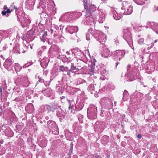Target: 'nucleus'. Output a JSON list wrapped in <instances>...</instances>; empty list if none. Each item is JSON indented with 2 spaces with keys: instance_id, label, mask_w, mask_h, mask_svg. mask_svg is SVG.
Instances as JSON below:
<instances>
[{
  "instance_id": "nucleus-1",
  "label": "nucleus",
  "mask_w": 158,
  "mask_h": 158,
  "mask_svg": "<svg viewBox=\"0 0 158 158\" xmlns=\"http://www.w3.org/2000/svg\"><path fill=\"white\" fill-rule=\"evenodd\" d=\"M85 9L87 11L85 15L86 24L87 25H94L95 19H97V17H95V14L94 12L96 10V6L92 4H89L88 9Z\"/></svg>"
},
{
  "instance_id": "nucleus-2",
  "label": "nucleus",
  "mask_w": 158,
  "mask_h": 158,
  "mask_svg": "<svg viewBox=\"0 0 158 158\" xmlns=\"http://www.w3.org/2000/svg\"><path fill=\"white\" fill-rule=\"evenodd\" d=\"M123 38L127 41L129 46L132 49H134L132 35L130 28H127L123 29Z\"/></svg>"
},
{
  "instance_id": "nucleus-3",
  "label": "nucleus",
  "mask_w": 158,
  "mask_h": 158,
  "mask_svg": "<svg viewBox=\"0 0 158 158\" xmlns=\"http://www.w3.org/2000/svg\"><path fill=\"white\" fill-rule=\"evenodd\" d=\"M93 35L97 40L101 44H103L106 40V35L99 31L94 30L93 32Z\"/></svg>"
},
{
  "instance_id": "nucleus-4",
  "label": "nucleus",
  "mask_w": 158,
  "mask_h": 158,
  "mask_svg": "<svg viewBox=\"0 0 158 158\" xmlns=\"http://www.w3.org/2000/svg\"><path fill=\"white\" fill-rule=\"evenodd\" d=\"M139 71L136 68H135L126 75V77H127V81H131L139 77Z\"/></svg>"
},
{
  "instance_id": "nucleus-5",
  "label": "nucleus",
  "mask_w": 158,
  "mask_h": 158,
  "mask_svg": "<svg viewBox=\"0 0 158 158\" xmlns=\"http://www.w3.org/2000/svg\"><path fill=\"white\" fill-rule=\"evenodd\" d=\"M20 17H21L20 18H19L18 15L17 16L18 20L21 22L22 27H28L31 21L27 15L22 14Z\"/></svg>"
},
{
  "instance_id": "nucleus-6",
  "label": "nucleus",
  "mask_w": 158,
  "mask_h": 158,
  "mask_svg": "<svg viewBox=\"0 0 158 158\" xmlns=\"http://www.w3.org/2000/svg\"><path fill=\"white\" fill-rule=\"evenodd\" d=\"M15 82L17 85H20L25 87H27L30 84V82L27 77H25L22 79L19 77L16 79Z\"/></svg>"
},
{
  "instance_id": "nucleus-7",
  "label": "nucleus",
  "mask_w": 158,
  "mask_h": 158,
  "mask_svg": "<svg viewBox=\"0 0 158 158\" xmlns=\"http://www.w3.org/2000/svg\"><path fill=\"white\" fill-rule=\"evenodd\" d=\"M125 54L124 51L120 50H116L112 53L113 59L116 60H120L121 59L124 57Z\"/></svg>"
},
{
  "instance_id": "nucleus-8",
  "label": "nucleus",
  "mask_w": 158,
  "mask_h": 158,
  "mask_svg": "<svg viewBox=\"0 0 158 158\" xmlns=\"http://www.w3.org/2000/svg\"><path fill=\"white\" fill-rule=\"evenodd\" d=\"M47 124L49 129L51 130L53 134L57 135L59 134L58 127L54 122L49 121Z\"/></svg>"
},
{
  "instance_id": "nucleus-9",
  "label": "nucleus",
  "mask_w": 158,
  "mask_h": 158,
  "mask_svg": "<svg viewBox=\"0 0 158 158\" xmlns=\"http://www.w3.org/2000/svg\"><path fill=\"white\" fill-rule=\"evenodd\" d=\"M147 25L145 26L146 28L148 27L152 29L155 32L158 34V23L153 22H148Z\"/></svg>"
},
{
  "instance_id": "nucleus-10",
  "label": "nucleus",
  "mask_w": 158,
  "mask_h": 158,
  "mask_svg": "<svg viewBox=\"0 0 158 158\" xmlns=\"http://www.w3.org/2000/svg\"><path fill=\"white\" fill-rule=\"evenodd\" d=\"M13 62L10 58H7L3 64L4 67L8 71H10L12 69Z\"/></svg>"
},
{
  "instance_id": "nucleus-11",
  "label": "nucleus",
  "mask_w": 158,
  "mask_h": 158,
  "mask_svg": "<svg viewBox=\"0 0 158 158\" xmlns=\"http://www.w3.org/2000/svg\"><path fill=\"white\" fill-rule=\"evenodd\" d=\"M98 15H96L95 17H97V19H96L95 20H97L100 23H102L105 20V13L104 11L102 10L98 13Z\"/></svg>"
},
{
  "instance_id": "nucleus-12",
  "label": "nucleus",
  "mask_w": 158,
  "mask_h": 158,
  "mask_svg": "<svg viewBox=\"0 0 158 158\" xmlns=\"http://www.w3.org/2000/svg\"><path fill=\"white\" fill-rule=\"evenodd\" d=\"M103 50L101 52L102 56L104 58L109 57L110 55V52L109 50L105 46L103 47Z\"/></svg>"
},
{
  "instance_id": "nucleus-13",
  "label": "nucleus",
  "mask_w": 158,
  "mask_h": 158,
  "mask_svg": "<svg viewBox=\"0 0 158 158\" xmlns=\"http://www.w3.org/2000/svg\"><path fill=\"white\" fill-rule=\"evenodd\" d=\"M147 39L145 41V44L148 46L147 48L148 50H149L152 48L154 45V43L152 42V41L150 39V35H148L147 36Z\"/></svg>"
},
{
  "instance_id": "nucleus-14",
  "label": "nucleus",
  "mask_w": 158,
  "mask_h": 158,
  "mask_svg": "<svg viewBox=\"0 0 158 158\" xmlns=\"http://www.w3.org/2000/svg\"><path fill=\"white\" fill-rule=\"evenodd\" d=\"M71 12L67 13L61 16V19L65 21H71L73 19L72 15H71Z\"/></svg>"
},
{
  "instance_id": "nucleus-15",
  "label": "nucleus",
  "mask_w": 158,
  "mask_h": 158,
  "mask_svg": "<svg viewBox=\"0 0 158 158\" xmlns=\"http://www.w3.org/2000/svg\"><path fill=\"white\" fill-rule=\"evenodd\" d=\"M66 29V30L71 34L75 33L78 31V27L75 26H68Z\"/></svg>"
},
{
  "instance_id": "nucleus-16",
  "label": "nucleus",
  "mask_w": 158,
  "mask_h": 158,
  "mask_svg": "<svg viewBox=\"0 0 158 158\" xmlns=\"http://www.w3.org/2000/svg\"><path fill=\"white\" fill-rule=\"evenodd\" d=\"M88 116L90 118L92 119H94L96 118L97 117L96 114L94 110L92 109L88 113Z\"/></svg>"
},
{
  "instance_id": "nucleus-17",
  "label": "nucleus",
  "mask_w": 158,
  "mask_h": 158,
  "mask_svg": "<svg viewBox=\"0 0 158 158\" xmlns=\"http://www.w3.org/2000/svg\"><path fill=\"white\" fill-rule=\"evenodd\" d=\"M111 12L113 14V18L116 20L120 19L121 17V15L118 14L114 9H112Z\"/></svg>"
},
{
  "instance_id": "nucleus-18",
  "label": "nucleus",
  "mask_w": 158,
  "mask_h": 158,
  "mask_svg": "<svg viewBox=\"0 0 158 158\" xmlns=\"http://www.w3.org/2000/svg\"><path fill=\"white\" fill-rule=\"evenodd\" d=\"M74 55L76 57L78 58H81L82 56L83 55L82 52L79 49H75L74 50Z\"/></svg>"
},
{
  "instance_id": "nucleus-19",
  "label": "nucleus",
  "mask_w": 158,
  "mask_h": 158,
  "mask_svg": "<svg viewBox=\"0 0 158 158\" xmlns=\"http://www.w3.org/2000/svg\"><path fill=\"white\" fill-rule=\"evenodd\" d=\"M84 62L81 60H79L78 61H77V63L76 64L77 66V69L79 70L83 68L84 67Z\"/></svg>"
},
{
  "instance_id": "nucleus-20",
  "label": "nucleus",
  "mask_w": 158,
  "mask_h": 158,
  "mask_svg": "<svg viewBox=\"0 0 158 158\" xmlns=\"http://www.w3.org/2000/svg\"><path fill=\"white\" fill-rule=\"evenodd\" d=\"M71 14L73 19L78 18L81 15V13L77 12H71Z\"/></svg>"
},
{
  "instance_id": "nucleus-21",
  "label": "nucleus",
  "mask_w": 158,
  "mask_h": 158,
  "mask_svg": "<svg viewBox=\"0 0 158 158\" xmlns=\"http://www.w3.org/2000/svg\"><path fill=\"white\" fill-rule=\"evenodd\" d=\"M128 94L127 91L126 90H125L123 94V98L122 100L123 101H125L127 100L129 98Z\"/></svg>"
},
{
  "instance_id": "nucleus-22",
  "label": "nucleus",
  "mask_w": 158,
  "mask_h": 158,
  "mask_svg": "<svg viewBox=\"0 0 158 158\" xmlns=\"http://www.w3.org/2000/svg\"><path fill=\"white\" fill-rule=\"evenodd\" d=\"M69 68L67 66H64L63 65H61L59 67V71L60 72H64L68 71Z\"/></svg>"
},
{
  "instance_id": "nucleus-23",
  "label": "nucleus",
  "mask_w": 158,
  "mask_h": 158,
  "mask_svg": "<svg viewBox=\"0 0 158 158\" xmlns=\"http://www.w3.org/2000/svg\"><path fill=\"white\" fill-rule=\"evenodd\" d=\"M19 48V47L18 46H16L15 47L12 51V52L15 54H20V52Z\"/></svg>"
},
{
  "instance_id": "nucleus-24",
  "label": "nucleus",
  "mask_w": 158,
  "mask_h": 158,
  "mask_svg": "<svg viewBox=\"0 0 158 158\" xmlns=\"http://www.w3.org/2000/svg\"><path fill=\"white\" fill-rule=\"evenodd\" d=\"M126 2H123V6L122 7L121 9V11L120 12V15H126V12L125 10V8L124 5L126 4Z\"/></svg>"
},
{
  "instance_id": "nucleus-25",
  "label": "nucleus",
  "mask_w": 158,
  "mask_h": 158,
  "mask_svg": "<svg viewBox=\"0 0 158 158\" xmlns=\"http://www.w3.org/2000/svg\"><path fill=\"white\" fill-rule=\"evenodd\" d=\"M47 31H45L44 33V34L43 35L42 37H40V39L42 41L44 42L47 39Z\"/></svg>"
},
{
  "instance_id": "nucleus-26",
  "label": "nucleus",
  "mask_w": 158,
  "mask_h": 158,
  "mask_svg": "<svg viewBox=\"0 0 158 158\" xmlns=\"http://www.w3.org/2000/svg\"><path fill=\"white\" fill-rule=\"evenodd\" d=\"M15 67V69L17 73V72L19 71L22 69V67L20 66V65L18 63H15L14 64Z\"/></svg>"
},
{
  "instance_id": "nucleus-27",
  "label": "nucleus",
  "mask_w": 158,
  "mask_h": 158,
  "mask_svg": "<svg viewBox=\"0 0 158 158\" xmlns=\"http://www.w3.org/2000/svg\"><path fill=\"white\" fill-rule=\"evenodd\" d=\"M85 82V80L81 78H78L77 79L76 82V85H79L83 84Z\"/></svg>"
},
{
  "instance_id": "nucleus-28",
  "label": "nucleus",
  "mask_w": 158,
  "mask_h": 158,
  "mask_svg": "<svg viewBox=\"0 0 158 158\" xmlns=\"http://www.w3.org/2000/svg\"><path fill=\"white\" fill-rule=\"evenodd\" d=\"M33 31H30L27 32L26 37L28 39H31L33 37Z\"/></svg>"
},
{
  "instance_id": "nucleus-29",
  "label": "nucleus",
  "mask_w": 158,
  "mask_h": 158,
  "mask_svg": "<svg viewBox=\"0 0 158 158\" xmlns=\"http://www.w3.org/2000/svg\"><path fill=\"white\" fill-rule=\"evenodd\" d=\"M52 111L54 112L55 110L58 109V105L56 103H53L51 105Z\"/></svg>"
},
{
  "instance_id": "nucleus-30",
  "label": "nucleus",
  "mask_w": 158,
  "mask_h": 158,
  "mask_svg": "<svg viewBox=\"0 0 158 158\" xmlns=\"http://www.w3.org/2000/svg\"><path fill=\"white\" fill-rule=\"evenodd\" d=\"M133 11L132 7L130 6L127 9L126 12V15H129L131 14Z\"/></svg>"
},
{
  "instance_id": "nucleus-31",
  "label": "nucleus",
  "mask_w": 158,
  "mask_h": 158,
  "mask_svg": "<svg viewBox=\"0 0 158 158\" xmlns=\"http://www.w3.org/2000/svg\"><path fill=\"white\" fill-rule=\"evenodd\" d=\"M40 64L41 67L44 69H45L47 66V63L45 62L44 60H41L40 62Z\"/></svg>"
},
{
  "instance_id": "nucleus-32",
  "label": "nucleus",
  "mask_w": 158,
  "mask_h": 158,
  "mask_svg": "<svg viewBox=\"0 0 158 158\" xmlns=\"http://www.w3.org/2000/svg\"><path fill=\"white\" fill-rule=\"evenodd\" d=\"M88 89L89 91L92 92L93 91L95 90V88L94 85L90 84L88 88Z\"/></svg>"
},
{
  "instance_id": "nucleus-33",
  "label": "nucleus",
  "mask_w": 158,
  "mask_h": 158,
  "mask_svg": "<svg viewBox=\"0 0 158 158\" xmlns=\"http://www.w3.org/2000/svg\"><path fill=\"white\" fill-rule=\"evenodd\" d=\"M71 67L72 68V69H73V72H74V73L76 72L79 70L77 69V66L76 65L75 66L73 63H71Z\"/></svg>"
},
{
  "instance_id": "nucleus-34",
  "label": "nucleus",
  "mask_w": 158,
  "mask_h": 158,
  "mask_svg": "<svg viewBox=\"0 0 158 158\" xmlns=\"http://www.w3.org/2000/svg\"><path fill=\"white\" fill-rule=\"evenodd\" d=\"M23 100V97L22 96H19L16 97L14 100L15 102H20Z\"/></svg>"
},
{
  "instance_id": "nucleus-35",
  "label": "nucleus",
  "mask_w": 158,
  "mask_h": 158,
  "mask_svg": "<svg viewBox=\"0 0 158 158\" xmlns=\"http://www.w3.org/2000/svg\"><path fill=\"white\" fill-rule=\"evenodd\" d=\"M44 108L45 110H47L48 113L52 111L51 106L46 105L44 107Z\"/></svg>"
},
{
  "instance_id": "nucleus-36",
  "label": "nucleus",
  "mask_w": 158,
  "mask_h": 158,
  "mask_svg": "<svg viewBox=\"0 0 158 158\" xmlns=\"http://www.w3.org/2000/svg\"><path fill=\"white\" fill-rule=\"evenodd\" d=\"M56 91L59 94H62L63 92V90L62 88L59 86L56 87Z\"/></svg>"
},
{
  "instance_id": "nucleus-37",
  "label": "nucleus",
  "mask_w": 158,
  "mask_h": 158,
  "mask_svg": "<svg viewBox=\"0 0 158 158\" xmlns=\"http://www.w3.org/2000/svg\"><path fill=\"white\" fill-rule=\"evenodd\" d=\"M41 145L42 147H46L47 144V141L45 140H42L41 141Z\"/></svg>"
},
{
  "instance_id": "nucleus-38",
  "label": "nucleus",
  "mask_w": 158,
  "mask_h": 158,
  "mask_svg": "<svg viewBox=\"0 0 158 158\" xmlns=\"http://www.w3.org/2000/svg\"><path fill=\"white\" fill-rule=\"evenodd\" d=\"M145 0H136V2L139 5H143L145 3Z\"/></svg>"
},
{
  "instance_id": "nucleus-39",
  "label": "nucleus",
  "mask_w": 158,
  "mask_h": 158,
  "mask_svg": "<svg viewBox=\"0 0 158 158\" xmlns=\"http://www.w3.org/2000/svg\"><path fill=\"white\" fill-rule=\"evenodd\" d=\"M89 0H83V4L85 9H88V2Z\"/></svg>"
},
{
  "instance_id": "nucleus-40",
  "label": "nucleus",
  "mask_w": 158,
  "mask_h": 158,
  "mask_svg": "<svg viewBox=\"0 0 158 158\" xmlns=\"http://www.w3.org/2000/svg\"><path fill=\"white\" fill-rule=\"evenodd\" d=\"M107 100V99L106 98H102L101 100L100 103L102 105H104V103Z\"/></svg>"
},
{
  "instance_id": "nucleus-41",
  "label": "nucleus",
  "mask_w": 158,
  "mask_h": 158,
  "mask_svg": "<svg viewBox=\"0 0 158 158\" xmlns=\"http://www.w3.org/2000/svg\"><path fill=\"white\" fill-rule=\"evenodd\" d=\"M45 92L47 94V95H46L47 96H50L52 94V90L48 88L45 90Z\"/></svg>"
},
{
  "instance_id": "nucleus-42",
  "label": "nucleus",
  "mask_w": 158,
  "mask_h": 158,
  "mask_svg": "<svg viewBox=\"0 0 158 158\" xmlns=\"http://www.w3.org/2000/svg\"><path fill=\"white\" fill-rule=\"evenodd\" d=\"M138 43L140 45H142L143 44H145L144 43V39L143 38H140L138 40Z\"/></svg>"
},
{
  "instance_id": "nucleus-43",
  "label": "nucleus",
  "mask_w": 158,
  "mask_h": 158,
  "mask_svg": "<svg viewBox=\"0 0 158 158\" xmlns=\"http://www.w3.org/2000/svg\"><path fill=\"white\" fill-rule=\"evenodd\" d=\"M56 115L57 116L59 117H63V115L61 114V111L59 110H58L56 112Z\"/></svg>"
},
{
  "instance_id": "nucleus-44",
  "label": "nucleus",
  "mask_w": 158,
  "mask_h": 158,
  "mask_svg": "<svg viewBox=\"0 0 158 158\" xmlns=\"http://www.w3.org/2000/svg\"><path fill=\"white\" fill-rule=\"evenodd\" d=\"M90 35L89 33H87L86 35V40H90Z\"/></svg>"
},
{
  "instance_id": "nucleus-45",
  "label": "nucleus",
  "mask_w": 158,
  "mask_h": 158,
  "mask_svg": "<svg viewBox=\"0 0 158 158\" xmlns=\"http://www.w3.org/2000/svg\"><path fill=\"white\" fill-rule=\"evenodd\" d=\"M50 31H51V33H53L54 31L55 32V33H54V36L57 35H58V34L57 33V32L56 31H54V30L52 29H51L50 30Z\"/></svg>"
},
{
  "instance_id": "nucleus-46",
  "label": "nucleus",
  "mask_w": 158,
  "mask_h": 158,
  "mask_svg": "<svg viewBox=\"0 0 158 158\" xmlns=\"http://www.w3.org/2000/svg\"><path fill=\"white\" fill-rule=\"evenodd\" d=\"M109 88L112 90L114 89L115 88V86L112 84H109Z\"/></svg>"
},
{
  "instance_id": "nucleus-47",
  "label": "nucleus",
  "mask_w": 158,
  "mask_h": 158,
  "mask_svg": "<svg viewBox=\"0 0 158 158\" xmlns=\"http://www.w3.org/2000/svg\"><path fill=\"white\" fill-rule=\"evenodd\" d=\"M87 33H90L92 34V35L94 36L93 32V29L92 28H90L89 29Z\"/></svg>"
},
{
  "instance_id": "nucleus-48",
  "label": "nucleus",
  "mask_w": 158,
  "mask_h": 158,
  "mask_svg": "<svg viewBox=\"0 0 158 158\" xmlns=\"http://www.w3.org/2000/svg\"><path fill=\"white\" fill-rule=\"evenodd\" d=\"M38 78L39 79V81L40 82L43 83L44 82V80L43 79H42L41 77H38Z\"/></svg>"
},
{
  "instance_id": "nucleus-49",
  "label": "nucleus",
  "mask_w": 158,
  "mask_h": 158,
  "mask_svg": "<svg viewBox=\"0 0 158 158\" xmlns=\"http://www.w3.org/2000/svg\"><path fill=\"white\" fill-rule=\"evenodd\" d=\"M6 11L5 10H3L2 12V14L3 15H6L7 17H8L9 15L7 14V15H6Z\"/></svg>"
},
{
  "instance_id": "nucleus-50",
  "label": "nucleus",
  "mask_w": 158,
  "mask_h": 158,
  "mask_svg": "<svg viewBox=\"0 0 158 158\" xmlns=\"http://www.w3.org/2000/svg\"><path fill=\"white\" fill-rule=\"evenodd\" d=\"M73 108V105L72 103H70L69 106V109H72Z\"/></svg>"
},
{
  "instance_id": "nucleus-51",
  "label": "nucleus",
  "mask_w": 158,
  "mask_h": 158,
  "mask_svg": "<svg viewBox=\"0 0 158 158\" xmlns=\"http://www.w3.org/2000/svg\"><path fill=\"white\" fill-rule=\"evenodd\" d=\"M20 126L19 125H16V126L15 128L17 130H18V131H19L20 130Z\"/></svg>"
},
{
  "instance_id": "nucleus-52",
  "label": "nucleus",
  "mask_w": 158,
  "mask_h": 158,
  "mask_svg": "<svg viewBox=\"0 0 158 158\" xmlns=\"http://www.w3.org/2000/svg\"><path fill=\"white\" fill-rule=\"evenodd\" d=\"M44 72H43V74L46 76L48 72V71L47 70H46L45 71L44 70Z\"/></svg>"
},
{
  "instance_id": "nucleus-53",
  "label": "nucleus",
  "mask_w": 158,
  "mask_h": 158,
  "mask_svg": "<svg viewBox=\"0 0 158 158\" xmlns=\"http://www.w3.org/2000/svg\"><path fill=\"white\" fill-rule=\"evenodd\" d=\"M131 65L128 64V65L127 67V71L129 70L131 68Z\"/></svg>"
},
{
  "instance_id": "nucleus-54",
  "label": "nucleus",
  "mask_w": 158,
  "mask_h": 158,
  "mask_svg": "<svg viewBox=\"0 0 158 158\" xmlns=\"http://www.w3.org/2000/svg\"><path fill=\"white\" fill-rule=\"evenodd\" d=\"M54 28L55 29H56V30H59L60 29L59 27L57 25H54Z\"/></svg>"
},
{
  "instance_id": "nucleus-55",
  "label": "nucleus",
  "mask_w": 158,
  "mask_h": 158,
  "mask_svg": "<svg viewBox=\"0 0 158 158\" xmlns=\"http://www.w3.org/2000/svg\"><path fill=\"white\" fill-rule=\"evenodd\" d=\"M0 96L1 97H2V87H0Z\"/></svg>"
},
{
  "instance_id": "nucleus-56",
  "label": "nucleus",
  "mask_w": 158,
  "mask_h": 158,
  "mask_svg": "<svg viewBox=\"0 0 158 158\" xmlns=\"http://www.w3.org/2000/svg\"><path fill=\"white\" fill-rule=\"evenodd\" d=\"M67 100L69 105L70 104V103H72V102H73V101H71L70 100L68 99V98L67 99Z\"/></svg>"
},
{
  "instance_id": "nucleus-57",
  "label": "nucleus",
  "mask_w": 158,
  "mask_h": 158,
  "mask_svg": "<svg viewBox=\"0 0 158 158\" xmlns=\"http://www.w3.org/2000/svg\"><path fill=\"white\" fill-rule=\"evenodd\" d=\"M95 158H102V157L101 156L97 155H95Z\"/></svg>"
},
{
  "instance_id": "nucleus-58",
  "label": "nucleus",
  "mask_w": 158,
  "mask_h": 158,
  "mask_svg": "<svg viewBox=\"0 0 158 158\" xmlns=\"http://www.w3.org/2000/svg\"><path fill=\"white\" fill-rule=\"evenodd\" d=\"M6 11V13L8 14L10 13L11 12V10H10V9H7Z\"/></svg>"
},
{
  "instance_id": "nucleus-59",
  "label": "nucleus",
  "mask_w": 158,
  "mask_h": 158,
  "mask_svg": "<svg viewBox=\"0 0 158 158\" xmlns=\"http://www.w3.org/2000/svg\"><path fill=\"white\" fill-rule=\"evenodd\" d=\"M60 28H59V29H60V30H61L63 29V27L62 25H60Z\"/></svg>"
},
{
  "instance_id": "nucleus-60",
  "label": "nucleus",
  "mask_w": 158,
  "mask_h": 158,
  "mask_svg": "<svg viewBox=\"0 0 158 158\" xmlns=\"http://www.w3.org/2000/svg\"><path fill=\"white\" fill-rule=\"evenodd\" d=\"M67 72V75L68 76H69V77H71V72H69L68 71Z\"/></svg>"
},
{
  "instance_id": "nucleus-61",
  "label": "nucleus",
  "mask_w": 158,
  "mask_h": 158,
  "mask_svg": "<svg viewBox=\"0 0 158 158\" xmlns=\"http://www.w3.org/2000/svg\"><path fill=\"white\" fill-rule=\"evenodd\" d=\"M68 71L69 72H71L72 73H74V72H73V69H72V68L71 67L70 69H69H69L68 70Z\"/></svg>"
},
{
  "instance_id": "nucleus-62",
  "label": "nucleus",
  "mask_w": 158,
  "mask_h": 158,
  "mask_svg": "<svg viewBox=\"0 0 158 158\" xmlns=\"http://www.w3.org/2000/svg\"><path fill=\"white\" fill-rule=\"evenodd\" d=\"M156 10H158V6L156 7H155L154 8L153 11H155Z\"/></svg>"
},
{
  "instance_id": "nucleus-63",
  "label": "nucleus",
  "mask_w": 158,
  "mask_h": 158,
  "mask_svg": "<svg viewBox=\"0 0 158 158\" xmlns=\"http://www.w3.org/2000/svg\"><path fill=\"white\" fill-rule=\"evenodd\" d=\"M4 142V141L3 139H1L0 140V143L2 144Z\"/></svg>"
},
{
  "instance_id": "nucleus-64",
  "label": "nucleus",
  "mask_w": 158,
  "mask_h": 158,
  "mask_svg": "<svg viewBox=\"0 0 158 158\" xmlns=\"http://www.w3.org/2000/svg\"><path fill=\"white\" fill-rule=\"evenodd\" d=\"M137 137L139 139H140L141 137V136L140 134H139L137 135Z\"/></svg>"
}]
</instances>
